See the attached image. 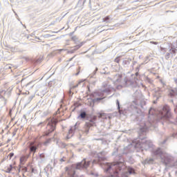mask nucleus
Segmentation results:
<instances>
[{
  "label": "nucleus",
  "mask_w": 177,
  "mask_h": 177,
  "mask_svg": "<svg viewBox=\"0 0 177 177\" xmlns=\"http://www.w3.org/2000/svg\"><path fill=\"white\" fill-rule=\"evenodd\" d=\"M57 122L58 121L57 118L53 117V118H51L47 124V131L44 133L43 136H48L49 133H52V132H53V131L56 129V125L57 124Z\"/></svg>",
  "instance_id": "f257e3e1"
},
{
  "label": "nucleus",
  "mask_w": 177,
  "mask_h": 177,
  "mask_svg": "<svg viewBox=\"0 0 177 177\" xmlns=\"http://www.w3.org/2000/svg\"><path fill=\"white\" fill-rule=\"evenodd\" d=\"M75 169H77V165H72L70 167H65L66 177H77L75 174Z\"/></svg>",
  "instance_id": "f03ea898"
},
{
  "label": "nucleus",
  "mask_w": 177,
  "mask_h": 177,
  "mask_svg": "<svg viewBox=\"0 0 177 177\" xmlns=\"http://www.w3.org/2000/svg\"><path fill=\"white\" fill-rule=\"evenodd\" d=\"M162 117H163V118H169V117H171L169 106H165L163 107L162 111Z\"/></svg>",
  "instance_id": "7ed1b4c3"
},
{
  "label": "nucleus",
  "mask_w": 177,
  "mask_h": 177,
  "mask_svg": "<svg viewBox=\"0 0 177 177\" xmlns=\"http://www.w3.org/2000/svg\"><path fill=\"white\" fill-rule=\"evenodd\" d=\"M89 162L82 160L81 162L76 164V169H82V168H88Z\"/></svg>",
  "instance_id": "20e7f679"
},
{
  "label": "nucleus",
  "mask_w": 177,
  "mask_h": 177,
  "mask_svg": "<svg viewBox=\"0 0 177 177\" xmlns=\"http://www.w3.org/2000/svg\"><path fill=\"white\" fill-rule=\"evenodd\" d=\"M135 174V169L131 167H127V171H124L122 174V177H128L129 175Z\"/></svg>",
  "instance_id": "39448f33"
},
{
  "label": "nucleus",
  "mask_w": 177,
  "mask_h": 177,
  "mask_svg": "<svg viewBox=\"0 0 177 177\" xmlns=\"http://www.w3.org/2000/svg\"><path fill=\"white\" fill-rule=\"evenodd\" d=\"M28 155H24L21 156L19 161H20V164H21L22 165H24V164H26V162H27V160H28Z\"/></svg>",
  "instance_id": "423d86ee"
},
{
  "label": "nucleus",
  "mask_w": 177,
  "mask_h": 177,
  "mask_svg": "<svg viewBox=\"0 0 177 177\" xmlns=\"http://www.w3.org/2000/svg\"><path fill=\"white\" fill-rule=\"evenodd\" d=\"M30 149V153H33V154H35V152L37 151V149H38V147H37V146H31L29 147Z\"/></svg>",
  "instance_id": "0eeeda50"
},
{
  "label": "nucleus",
  "mask_w": 177,
  "mask_h": 177,
  "mask_svg": "<svg viewBox=\"0 0 177 177\" xmlns=\"http://www.w3.org/2000/svg\"><path fill=\"white\" fill-rule=\"evenodd\" d=\"M153 154L154 156H160V154H162V151L160 149H158L153 152Z\"/></svg>",
  "instance_id": "6e6552de"
},
{
  "label": "nucleus",
  "mask_w": 177,
  "mask_h": 177,
  "mask_svg": "<svg viewBox=\"0 0 177 177\" xmlns=\"http://www.w3.org/2000/svg\"><path fill=\"white\" fill-rule=\"evenodd\" d=\"M104 92H110V88L103 90L102 93H97L98 96H104Z\"/></svg>",
  "instance_id": "1a4fd4ad"
},
{
  "label": "nucleus",
  "mask_w": 177,
  "mask_h": 177,
  "mask_svg": "<svg viewBox=\"0 0 177 177\" xmlns=\"http://www.w3.org/2000/svg\"><path fill=\"white\" fill-rule=\"evenodd\" d=\"M109 20H110V16L109 15L102 19V21L104 23H109Z\"/></svg>",
  "instance_id": "9d476101"
},
{
  "label": "nucleus",
  "mask_w": 177,
  "mask_h": 177,
  "mask_svg": "<svg viewBox=\"0 0 177 177\" xmlns=\"http://www.w3.org/2000/svg\"><path fill=\"white\" fill-rule=\"evenodd\" d=\"M71 136H73V129H71L68 131V135L67 136V139H70Z\"/></svg>",
  "instance_id": "9b49d317"
},
{
  "label": "nucleus",
  "mask_w": 177,
  "mask_h": 177,
  "mask_svg": "<svg viewBox=\"0 0 177 177\" xmlns=\"http://www.w3.org/2000/svg\"><path fill=\"white\" fill-rule=\"evenodd\" d=\"M80 117H81V118H85L86 117V113L82 112V113L80 114Z\"/></svg>",
  "instance_id": "f8f14e48"
},
{
  "label": "nucleus",
  "mask_w": 177,
  "mask_h": 177,
  "mask_svg": "<svg viewBox=\"0 0 177 177\" xmlns=\"http://www.w3.org/2000/svg\"><path fill=\"white\" fill-rule=\"evenodd\" d=\"M103 99H104V97L95 98L94 102H100V100H103Z\"/></svg>",
  "instance_id": "ddd939ff"
},
{
  "label": "nucleus",
  "mask_w": 177,
  "mask_h": 177,
  "mask_svg": "<svg viewBox=\"0 0 177 177\" xmlns=\"http://www.w3.org/2000/svg\"><path fill=\"white\" fill-rule=\"evenodd\" d=\"M104 113H98V118H102V117H104Z\"/></svg>",
  "instance_id": "4468645a"
},
{
  "label": "nucleus",
  "mask_w": 177,
  "mask_h": 177,
  "mask_svg": "<svg viewBox=\"0 0 177 177\" xmlns=\"http://www.w3.org/2000/svg\"><path fill=\"white\" fill-rule=\"evenodd\" d=\"M49 142H50V140H48L47 141H45V142L43 143V145H44V146H47V145H48V143H49Z\"/></svg>",
  "instance_id": "2eb2a0df"
},
{
  "label": "nucleus",
  "mask_w": 177,
  "mask_h": 177,
  "mask_svg": "<svg viewBox=\"0 0 177 177\" xmlns=\"http://www.w3.org/2000/svg\"><path fill=\"white\" fill-rule=\"evenodd\" d=\"M35 145V142H30L29 145V147H31V146H34Z\"/></svg>",
  "instance_id": "dca6fc26"
},
{
  "label": "nucleus",
  "mask_w": 177,
  "mask_h": 177,
  "mask_svg": "<svg viewBox=\"0 0 177 177\" xmlns=\"http://www.w3.org/2000/svg\"><path fill=\"white\" fill-rule=\"evenodd\" d=\"M151 44H153V45H158V42L157 41H150Z\"/></svg>",
  "instance_id": "f3484780"
},
{
  "label": "nucleus",
  "mask_w": 177,
  "mask_h": 177,
  "mask_svg": "<svg viewBox=\"0 0 177 177\" xmlns=\"http://www.w3.org/2000/svg\"><path fill=\"white\" fill-rule=\"evenodd\" d=\"M174 95H175V93L174 92V91H170V96H174Z\"/></svg>",
  "instance_id": "a211bd4d"
},
{
  "label": "nucleus",
  "mask_w": 177,
  "mask_h": 177,
  "mask_svg": "<svg viewBox=\"0 0 177 177\" xmlns=\"http://www.w3.org/2000/svg\"><path fill=\"white\" fill-rule=\"evenodd\" d=\"M8 156H9L10 158H12V157H13V156H15V153H10Z\"/></svg>",
  "instance_id": "6ab92c4d"
},
{
  "label": "nucleus",
  "mask_w": 177,
  "mask_h": 177,
  "mask_svg": "<svg viewBox=\"0 0 177 177\" xmlns=\"http://www.w3.org/2000/svg\"><path fill=\"white\" fill-rule=\"evenodd\" d=\"M160 50L167 52V50L165 49V48H162V47L160 48Z\"/></svg>",
  "instance_id": "aec40b11"
},
{
  "label": "nucleus",
  "mask_w": 177,
  "mask_h": 177,
  "mask_svg": "<svg viewBox=\"0 0 177 177\" xmlns=\"http://www.w3.org/2000/svg\"><path fill=\"white\" fill-rule=\"evenodd\" d=\"M115 62L116 63H120V59H119L118 57V58H115Z\"/></svg>",
  "instance_id": "412c9836"
},
{
  "label": "nucleus",
  "mask_w": 177,
  "mask_h": 177,
  "mask_svg": "<svg viewBox=\"0 0 177 177\" xmlns=\"http://www.w3.org/2000/svg\"><path fill=\"white\" fill-rule=\"evenodd\" d=\"M75 107H78V106H81V104H78V102H76V103H75Z\"/></svg>",
  "instance_id": "4be33fe9"
},
{
  "label": "nucleus",
  "mask_w": 177,
  "mask_h": 177,
  "mask_svg": "<svg viewBox=\"0 0 177 177\" xmlns=\"http://www.w3.org/2000/svg\"><path fill=\"white\" fill-rule=\"evenodd\" d=\"M118 106L120 107V102L118 101Z\"/></svg>",
  "instance_id": "5701e85b"
},
{
  "label": "nucleus",
  "mask_w": 177,
  "mask_h": 177,
  "mask_svg": "<svg viewBox=\"0 0 177 177\" xmlns=\"http://www.w3.org/2000/svg\"><path fill=\"white\" fill-rule=\"evenodd\" d=\"M172 52H173V53H175V50H173Z\"/></svg>",
  "instance_id": "b1692460"
},
{
  "label": "nucleus",
  "mask_w": 177,
  "mask_h": 177,
  "mask_svg": "<svg viewBox=\"0 0 177 177\" xmlns=\"http://www.w3.org/2000/svg\"><path fill=\"white\" fill-rule=\"evenodd\" d=\"M32 172H34V169H32Z\"/></svg>",
  "instance_id": "393cba45"
},
{
  "label": "nucleus",
  "mask_w": 177,
  "mask_h": 177,
  "mask_svg": "<svg viewBox=\"0 0 177 177\" xmlns=\"http://www.w3.org/2000/svg\"><path fill=\"white\" fill-rule=\"evenodd\" d=\"M93 162V164H95V160Z\"/></svg>",
  "instance_id": "a878e982"
},
{
  "label": "nucleus",
  "mask_w": 177,
  "mask_h": 177,
  "mask_svg": "<svg viewBox=\"0 0 177 177\" xmlns=\"http://www.w3.org/2000/svg\"><path fill=\"white\" fill-rule=\"evenodd\" d=\"M87 88L89 89V86H87Z\"/></svg>",
  "instance_id": "bb28decb"
}]
</instances>
